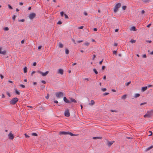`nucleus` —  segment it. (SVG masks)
Segmentation results:
<instances>
[{
    "mask_svg": "<svg viewBox=\"0 0 153 153\" xmlns=\"http://www.w3.org/2000/svg\"><path fill=\"white\" fill-rule=\"evenodd\" d=\"M25 42V40H22L21 41V43L22 44H23Z\"/></svg>",
    "mask_w": 153,
    "mask_h": 153,
    "instance_id": "obj_64",
    "label": "nucleus"
},
{
    "mask_svg": "<svg viewBox=\"0 0 153 153\" xmlns=\"http://www.w3.org/2000/svg\"><path fill=\"white\" fill-rule=\"evenodd\" d=\"M24 135H25V137H26V138H28V137H30V136H28V135H27L26 134V133H25V134Z\"/></svg>",
    "mask_w": 153,
    "mask_h": 153,
    "instance_id": "obj_46",
    "label": "nucleus"
},
{
    "mask_svg": "<svg viewBox=\"0 0 153 153\" xmlns=\"http://www.w3.org/2000/svg\"><path fill=\"white\" fill-rule=\"evenodd\" d=\"M25 21V20L24 19H20V20H19V22H24V21Z\"/></svg>",
    "mask_w": 153,
    "mask_h": 153,
    "instance_id": "obj_41",
    "label": "nucleus"
},
{
    "mask_svg": "<svg viewBox=\"0 0 153 153\" xmlns=\"http://www.w3.org/2000/svg\"><path fill=\"white\" fill-rule=\"evenodd\" d=\"M31 134L32 136H38L37 134L35 133H32Z\"/></svg>",
    "mask_w": 153,
    "mask_h": 153,
    "instance_id": "obj_30",
    "label": "nucleus"
},
{
    "mask_svg": "<svg viewBox=\"0 0 153 153\" xmlns=\"http://www.w3.org/2000/svg\"><path fill=\"white\" fill-rule=\"evenodd\" d=\"M8 8L10 9H13V8L11 6H10V5L9 4H8Z\"/></svg>",
    "mask_w": 153,
    "mask_h": 153,
    "instance_id": "obj_35",
    "label": "nucleus"
},
{
    "mask_svg": "<svg viewBox=\"0 0 153 153\" xmlns=\"http://www.w3.org/2000/svg\"><path fill=\"white\" fill-rule=\"evenodd\" d=\"M20 86L23 88H25V85L22 84H21Z\"/></svg>",
    "mask_w": 153,
    "mask_h": 153,
    "instance_id": "obj_48",
    "label": "nucleus"
},
{
    "mask_svg": "<svg viewBox=\"0 0 153 153\" xmlns=\"http://www.w3.org/2000/svg\"><path fill=\"white\" fill-rule=\"evenodd\" d=\"M8 137L11 140H13L14 138V136L11 132L8 134Z\"/></svg>",
    "mask_w": 153,
    "mask_h": 153,
    "instance_id": "obj_11",
    "label": "nucleus"
},
{
    "mask_svg": "<svg viewBox=\"0 0 153 153\" xmlns=\"http://www.w3.org/2000/svg\"><path fill=\"white\" fill-rule=\"evenodd\" d=\"M126 8V6H123L122 7L123 10H125Z\"/></svg>",
    "mask_w": 153,
    "mask_h": 153,
    "instance_id": "obj_34",
    "label": "nucleus"
},
{
    "mask_svg": "<svg viewBox=\"0 0 153 153\" xmlns=\"http://www.w3.org/2000/svg\"><path fill=\"white\" fill-rule=\"evenodd\" d=\"M60 13V15L62 17L65 14H64V12L63 11L61 12Z\"/></svg>",
    "mask_w": 153,
    "mask_h": 153,
    "instance_id": "obj_32",
    "label": "nucleus"
},
{
    "mask_svg": "<svg viewBox=\"0 0 153 153\" xmlns=\"http://www.w3.org/2000/svg\"><path fill=\"white\" fill-rule=\"evenodd\" d=\"M35 72H36L35 71H33L31 74V76H33V74H34L35 73Z\"/></svg>",
    "mask_w": 153,
    "mask_h": 153,
    "instance_id": "obj_42",
    "label": "nucleus"
},
{
    "mask_svg": "<svg viewBox=\"0 0 153 153\" xmlns=\"http://www.w3.org/2000/svg\"><path fill=\"white\" fill-rule=\"evenodd\" d=\"M64 71L62 69H59L57 72V73L60 74L61 75H62L63 74Z\"/></svg>",
    "mask_w": 153,
    "mask_h": 153,
    "instance_id": "obj_10",
    "label": "nucleus"
},
{
    "mask_svg": "<svg viewBox=\"0 0 153 153\" xmlns=\"http://www.w3.org/2000/svg\"><path fill=\"white\" fill-rule=\"evenodd\" d=\"M121 4L120 3H118L116 4L114 7V12L115 13L117 12L118 9L121 7Z\"/></svg>",
    "mask_w": 153,
    "mask_h": 153,
    "instance_id": "obj_2",
    "label": "nucleus"
},
{
    "mask_svg": "<svg viewBox=\"0 0 153 153\" xmlns=\"http://www.w3.org/2000/svg\"><path fill=\"white\" fill-rule=\"evenodd\" d=\"M147 57L146 55L145 54H143L142 55V57L146 58Z\"/></svg>",
    "mask_w": 153,
    "mask_h": 153,
    "instance_id": "obj_51",
    "label": "nucleus"
},
{
    "mask_svg": "<svg viewBox=\"0 0 153 153\" xmlns=\"http://www.w3.org/2000/svg\"><path fill=\"white\" fill-rule=\"evenodd\" d=\"M27 67H25L24 68V73H26L27 72Z\"/></svg>",
    "mask_w": 153,
    "mask_h": 153,
    "instance_id": "obj_22",
    "label": "nucleus"
},
{
    "mask_svg": "<svg viewBox=\"0 0 153 153\" xmlns=\"http://www.w3.org/2000/svg\"><path fill=\"white\" fill-rule=\"evenodd\" d=\"M68 132L66 131H61L59 132V134H68Z\"/></svg>",
    "mask_w": 153,
    "mask_h": 153,
    "instance_id": "obj_15",
    "label": "nucleus"
},
{
    "mask_svg": "<svg viewBox=\"0 0 153 153\" xmlns=\"http://www.w3.org/2000/svg\"><path fill=\"white\" fill-rule=\"evenodd\" d=\"M137 29L136 28V27L135 26H133L131 27V30L134 31H136L137 30Z\"/></svg>",
    "mask_w": 153,
    "mask_h": 153,
    "instance_id": "obj_17",
    "label": "nucleus"
},
{
    "mask_svg": "<svg viewBox=\"0 0 153 153\" xmlns=\"http://www.w3.org/2000/svg\"><path fill=\"white\" fill-rule=\"evenodd\" d=\"M19 100V99L16 98H12L11 100L10 101V104L12 105L15 104Z\"/></svg>",
    "mask_w": 153,
    "mask_h": 153,
    "instance_id": "obj_1",
    "label": "nucleus"
},
{
    "mask_svg": "<svg viewBox=\"0 0 153 153\" xmlns=\"http://www.w3.org/2000/svg\"><path fill=\"white\" fill-rule=\"evenodd\" d=\"M151 24H149L147 26V27H150V26H151Z\"/></svg>",
    "mask_w": 153,
    "mask_h": 153,
    "instance_id": "obj_63",
    "label": "nucleus"
},
{
    "mask_svg": "<svg viewBox=\"0 0 153 153\" xmlns=\"http://www.w3.org/2000/svg\"><path fill=\"white\" fill-rule=\"evenodd\" d=\"M95 103V102L93 100H92L91 101V103H89V104H91V105H94Z\"/></svg>",
    "mask_w": 153,
    "mask_h": 153,
    "instance_id": "obj_20",
    "label": "nucleus"
},
{
    "mask_svg": "<svg viewBox=\"0 0 153 153\" xmlns=\"http://www.w3.org/2000/svg\"><path fill=\"white\" fill-rule=\"evenodd\" d=\"M127 95L126 94L124 95L121 97V98L123 99H124L126 97Z\"/></svg>",
    "mask_w": 153,
    "mask_h": 153,
    "instance_id": "obj_25",
    "label": "nucleus"
},
{
    "mask_svg": "<svg viewBox=\"0 0 153 153\" xmlns=\"http://www.w3.org/2000/svg\"><path fill=\"white\" fill-rule=\"evenodd\" d=\"M16 18V16L15 15H14L12 17V19L14 20H15V19Z\"/></svg>",
    "mask_w": 153,
    "mask_h": 153,
    "instance_id": "obj_43",
    "label": "nucleus"
},
{
    "mask_svg": "<svg viewBox=\"0 0 153 153\" xmlns=\"http://www.w3.org/2000/svg\"><path fill=\"white\" fill-rule=\"evenodd\" d=\"M59 46L60 48H62L63 47V45L61 43H60L59 44Z\"/></svg>",
    "mask_w": 153,
    "mask_h": 153,
    "instance_id": "obj_26",
    "label": "nucleus"
},
{
    "mask_svg": "<svg viewBox=\"0 0 153 153\" xmlns=\"http://www.w3.org/2000/svg\"><path fill=\"white\" fill-rule=\"evenodd\" d=\"M109 94V93L105 92V93H103V95H104V96H105V95H108Z\"/></svg>",
    "mask_w": 153,
    "mask_h": 153,
    "instance_id": "obj_49",
    "label": "nucleus"
},
{
    "mask_svg": "<svg viewBox=\"0 0 153 153\" xmlns=\"http://www.w3.org/2000/svg\"><path fill=\"white\" fill-rule=\"evenodd\" d=\"M147 89V86L143 87L141 89V91L144 92V91H146Z\"/></svg>",
    "mask_w": 153,
    "mask_h": 153,
    "instance_id": "obj_13",
    "label": "nucleus"
},
{
    "mask_svg": "<svg viewBox=\"0 0 153 153\" xmlns=\"http://www.w3.org/2000/svg\"><path fill=\"white\" fill-rule=\"evenodd\" d=\"M65 52L66 54H68L69 53V51L68 49L66 48L65 49Z\"/></svg>",
    "mask_w": 153,
    "mask_h": 153,
    "instance_id": "obj_23",
    "label": "nucleus"
},
{
    "mask_svg": "<svg viewBox=\"0 0 153 153\" xmlns=\"http://www.w3.org/2000/svg\"><path fill=\"white\" fill-rule=\"evenodd\" d=\"M96 57V55H93V57L92 59V60H94V58Z\"/></svg>",
    "mask_w": 153,
    "mask_h": 153,
    "instance_id": "obj_55",
    "label": "nucleus"
},
{
    "mask_svg": "<svg viewBox=\"0 0 153 153\" xmlns=\"http://www.w3.org/2000/svg\"><path fill=\"white\" fill-rule=\"evenodd\" d=\"M83 28V26H80V27H79L78 28L79 29H82Z\"/></svg>",
    "mask_w": 153,
    "mask_h": 153,
    "instance_id": "obj_62",
    "label": "nucleus"
},
{
    "mask_svg": "<svg viewBox=\"0 0 153 153\" xmlns=\"http://www.w3.org/2000/svg\"><path fill=\"white\" fill-rule=\"evenodd\" d=\"M62 23V22L61 21H59L57 23V24L58 25H61Z\"/></svg>",
    "mask_w": 153,
    "mask_h": 153,
    "instance_id": "obj_38",
    "label": "nucleus"
},
{
    "mask_svg": "<svg viewBox=\"0 0 153 153\" xmlns=\"http://www.w3.org/2000/svg\"><path fill=\"white\" fill-rule=\"evenodd\" d=\"M107 142V145L108 146L110 147L113 144L114 141H108Z\"/></svg>",
    "mask_w": 153,
    "mask_h": 153,
    "instance_id": "obj_9",
    "label": "nucleus"
},
{
    "mask_svg": "<svg viewBox=\"0 0 153 153\" xmlns=\"http://www.w3.org/2000/svg\"><path fill=\"white\" fill-rule=\"evenodd\" d=\"M101 90L102 91L104 92L106 90V89L105 88H102Z\"/></svg>",
    "mask_w": 153,
    "mask_h": 153,
    "instance_id": "obj_39",
    "label": "nucleus"
},
{
    "mask_svg": "<svg viewBox=\"0 0 153 153\" xmlns=\"http://www.w3.org/2000/svg\"><path fill=\"white\" fill-rule=\"evenodd\" d=\"M64 16H65V19H68L69 18V17H68V16L66 14H64Z\"/></svg>",
    "mask_w": 153,
    "mask_h": 153,
    "instance_id": "obj_36",
    "label": "nucleus"
},
{
    "mask_svg": "<svg viewBox=\"0 0 153 153\" xmlns=\"http://www.w3.org/2000/svg\"><path fill=\"white\" fill-rule=\"evenodd\" d=\"M0 76L1 77V79L4 78V76L1 74H0Z\"/></svg>",
    "mask_w": 153,
    "mask_h": 153,
    "instance_id": "obj_58",
    "label": "nucleus"
},
{
    "mask_svg": "<svg viewBox=\"0 0 153 153\" xmlns=\"http://www.w3.org/2000/svg\"><path fill=\"white\" fill-rule=\"evenodd\" d=\"M103 59H102V60H101V61H100L99 62V64H100V65H101V64H102V62H103Z\"/></svg>",
    "mask_w": 153,
    "mask_h": 153,
    "instance_id": "obj_45",
    "label": "nucleus"
},
{
    "mask_svg": "<svg viewBox=\"0 0 153 153\" xmlns=\"http://www.w3.org/2000/svg\"><path fill=\"white\" fill-rule=\"evenodd\" d=\"M93 71L95 73V74H98V72L97 71L96 69H95V68L93 69Z\"/></svg>",
    "mask_w": 153,
    "mask_h": 153,
    "instance_id": "obj_24",
    "label": "nucleus"
},
{
    "mask_svg": "<svg viewBox=\"0 0 153 153\" xmlns=\"http://www.w3.org/2000/svg\"><path fill=\"white\" fill-rule=\"evenodd\" d=\"M105 66H103L102 67V70H104L105 69Z\"/></svg>",
    "mask_w": 153,
    "mask_h": 153,
    "instance_id": "obj_54",
    "label": "nucleus"
},
{
    "mask_svg": "<svg viewBox=\"0 0 153 153\" xmlns=\"http://www.w3.org/2000/svg\"><path fill=\"white\" fill-rule=\"evenodd\" d=\"M55 95L57 98H60L63 96V93L62 92H57L55 93Z\"/></svg>",
    "mask_w": 153,
    "mask_h": 153,
    "instance_id": "obj_4",
    "label": "nucleus"
},
{
    "mask_svg": "<svg viewBox=\"0 0 153 153\" xmlns=\"http://www.w3.org/2000/svg\"><path fill=\"white\" fill-rule=\"evenodd\" d=\"M38 72L41 74L43 76H45L49 73V71H46L45 73H43L41 71H38Z\"/></svg>",
    "mask_w": 153,
    "mask_h": 153,
    "instance_id": "obj_7",
    "label": "nucleus"
},
{
    "mask_svg": "<svg viewBox=\"0 0 153 153\" xmlns=\"http://www.w3.org/2000/svg\"><path fill=\"white\" fill-rule=\"evenodd\" d=\"M65 116L66 117H68L70 116V114L69 110L68 109L66 110L64 113Z\"/></svg>",
    "mask_w": 153,
    "mask_h": 153,
    "instance_id": "obj_6",
    "label": "nucleus"
},
{
    "mask_svg": "<svg viewBox=\"0 0 153 153\" xmlns=\"http://www.w3.org/2000/svg\"><path fill=\"white\" fill-rule=\"evenodd\" d=\"M63 100L65 102L67 103H70V100H68L66 97H64L63 98Z\"/></svg>",
    "mask_w": 153,
    "mask_h": 153,
    "instance_id": "obj_12",
    "label": "nucleus"
},
{
    "mask_svg": "<svg viewBox=\"0 0 153 153\" xmlns=\"http://www.w3.org/2000/svg\"><path fill=\"white\" fill-rule=\"evenodd\" d=\"M36 16V14L34 13H31L29 16V18L31 19H33Z\"/></svg>",
    "mask_w": 153,
    "mask_h": 153,
    "instance_id": "obj_5",
    "label": "nucleus"
},
{
    "mask_svg": "<svg viewBox=\"0 0 153 153\" xmlns=\"http://www.w3.org/2000/svg\"><path fill=\"white\" fill-rule=\"evenodd\" d=\"M4 30L7 31L9 30V28L7 27H6L4 28Z\"/></svg>",
    "mask_w": 153,
    "mask_h": 153,
    "instance_id": "obj_31",
    "label": "nucleus"
},
{
    "mask_svg": "<svg viewBox=\"0 0 153 153\" xmlns=\"http://www.w3.org/2000/svg\"><path fill=\"white\" fill-rule=\"evenodd\" d=\"M142 1L145 3H147L149 1V0H143Z\"/></svg>",
    "mask_w": 153,
    "mask_h": 153,
    "instance_id": "obj_29",
    "label": "nucleus"
},
{
    "mask_svg": "<svg viewBox=\"0 0 153 153\" xmlns=\"http://www.w3.org/2000/svg\"><path fill=\"white\" fill-rule=\"evenodd\" d=\"M146 42H149L150 43H151L152 42L151 40H146Z\"/></svg>",
    "mask_w": 153,
    "mask_h": 153,
    "instance_id": "obj_61",
    "label": "nucleus"
},
{
    "mask_svg": "<svg viewBox=\"0 0 153 153\" xmlns=\"http://www.w3.org/2000/svg\"><path fill=\"white\" fill-rule=\"evenodd\" d=\"M113 53L114 54H115L116 55L117 54V52L116 51H113Z\"/></svg>",
    "mask_w": 153,
    "mask_h": 153,
    "instance_id": "obj_50",
    "label": "nucleus"
},
{
    "mask_svg": "<svg viewBox=\"0 0 153 153\" xmlns=\"http://www.w3.org/2000/svg\"><path fill=\"white\" fill-rule=\"evenodd\" d=\"M146 104V102H144L141 103L140 104V105H142Z\"/></svg>",
    "mask_w": 153,
    "mask_h": 153,
    "instance_id": "obj_56",
    "label": "nucleus"
},
{
    "mask_svg": "<svg viewBox=\"0 0 153 153\" xmlns=\"http://www.w3.org/2000/svg\"><path fill=\"white\" fill-rule=\"evenodd\" d=\"M84 45L87 46H88L89 45V43L88 42L85 43Z\"/></svg>",
    "mask_w": 153,
    "mask_h": 153,
    "instance_id": "obj_40",
    "label": "nucleus"
},
{
    "mask_svg": "<svg viewBox=\"0 0 153 153\" xmlns=\"http://www.w3.org/2000/svg\"><path fill=\"white\" fill-rule=\"evenodd\" d=\"M1 48H0V53L3 55H5L6 53V51H1Z\"/></svg>",
    "mask_w": 153,
    "mask_h": 153,
    "instance_id": "obj_16",
    "label": "nucleus"
},
{
    "mask_svg": "<svg viewBox=\"0 0 153 153\" xmlns=\"http://www.w3.org/2000/svg\"><path fill=\"white\" fill-rule=\"evenodd\" d=\"M140 96V94H135L134 97L137 98L138 97Z\"/></svg>",
    "mask_w": 153,
    "mask_h": 153,
    "instance_id": "obj_27",
    "label": "nucleus"
},
{
    "mask_svg": "<svg viewBox=\"0 0 153 153\" xmlns=\"http://www.w3.org/2000/svg\"><path fill=\"white\" fill-rule=\"evenodd\" d=\"M149 132L150 133V134L149 135V136H151L152 135V132L151 131H149Z\"/></svg>",
    "mask_w": 153,
    "mask_h": 153,
    "instance_id": "obj_53",
    "label": "nucleus"
},
{
    "mask_svg": "<svg viewBox=\"0 0 153 153\" xmlns=\"http://www.w3.org/2000/svg\"><path fill=\"white\" fill-rule=\"evenodd\" d=\"M36 65V62H34L33 64V66H35Z\"/></svg>",
    "mask_w": 153,
    "mask_h": 153,
    "instance_id": "obj_60",
    "label": "nucleus"
},
{
    "mask_svg": "<svg viewBox=\"0 0 153 153\" xmlns=\"http://www.w3.org/2000/svg\"><path fill=\"white\" fill-rule=\"evenodd\" d=\"M6 94L9 97H11V95L9 92H7Z\"/></svg>",
    "mask_w": 153,
    "mask_h": 153,
    "instance_id": "obj_37",
    "label": "nucleus"
},
{
    "mask_svg": "<svg viewBox=\"0 0 153 153\" xmlns=\"http://www.w3.org/2000/svg\"><path fill=\"white\" fill-rule=\"evenodd\" d=\"M70 103L71 102H76V101L73 98H71V100L70 101Z\"/></svg>",
    "mask_w": 153,
    "mask_h": 153,
    "instance_id": "obj_18",
    "label": "nucleus"
},
{
    "mask_svg": "<svg viewBox=\"0 0 153 153\" xmlns=\"http://www.w3.org/2000/svg\"><path fill=\"white\" fill-rule=\"evenodd\" d=\"M153 148V146H150V147L146 148V149L145 150V152H147L149 150H150L152 148Z\"/></svg>",
    "mask_w": 153,
    "mask_h": 153,
    "instance_id": "obj_14",
    "label": "nucleus"
},
{
    "mask_svg": "<svg viewBox=\"0 0 153 153\" xmlns=\"http://www.w3.org/2000/svg\"><path fill=\"white\" fill-rule=\"evenodd\" d=\"M15 93L18 95H19L20 94V93L16 89L15 90Z\"/></svg>",
    "mask_w": 153,
    "mask_h": 153,
    "instance_id": "obj_28",
    "label": "nucleus"
},
{
    "mask_svg": "<svg viewBox=\"0 0 153 153\" xmlns=\"http://www.w3.org/2000/svg\"><path fill=\"white\" fill-rule=\"evenodd\" d=\"M130 42L132 43H134L136 42V40L133 39H131Z\"/></svg>",
    "mask_w": 153,
    "mask_h": 153,
    "instance_id": "obj_33",
    "label": "nucleus"
},
{
    "mask_svg": "<svg viewBox=\"0 0 153 153\" xmlns=\"http://www.w3.org/2000/svg\"><path fill=\"white\" fill-rule=\"evenodd\" d=\"M41 88V89L43 90V89H44L45 88V86L44 85H41L40 86Z\"/></svg>",
    "mask_w": 153,
    "mask_h": 153,
    "instance_id": "obj_47",
    "label": "nucleus"
},
{
    "mask_svg": "<svg viewBox=\"0 0 153 153\" xmlns=\"http://www.w3.org/2000/svg\"><path fill=\"white\" fill-rule=\"evenodd\" d=\"M68 134H69L71 136H75L76 135L74 134H73L71 132H68Z\"/></svg>",
    "mask_w": 153,
    "mask_h": 153,
    "instance_id": "obj_21",
    "label": "nucleus"
},
{
    "mask_svg": "<svg viewBox=\"0 0 153 153\" xmlns=\"http://www.w3.org/2000/svg\"><path fill=\"white\" fill-rule=\"evenodd\" d=\"M49 94H47V96L45 97V98L47 99H48L49 97Z\"/></svg>",
    "mask_w": 153,
    "mask_h": 153,
    "instance_id": "obj_52",
    "label": "nucleus"
},
{
    "mask_svg": "<svg viewBox=\"0 0 153 153\" xmlns=\"http://www.w3.org/2000/svg\"><path fill=\"white\" fill-rule=\"evenodd\" d=\"M83 42V40H80V41H77V43H79L81 42Z\"/></svg>",
    "mask_w": 153,
    "mask_h": 153,
    "instance_id": "obj_59",
    "label": "nucleus"
},
{
    "mask_svg": "<svg viewBox=\"0 0 153 153\" xmlns=\"http://www.w3.org/2000/svg\"><path fill=\"white\" fill-rule=\"evenodd\" d=\"M39 111L41 112H43L45 110V108L43 107L42 105H39Z\"/></svg>",
    "mask_w": 153,
    "mask_h": 153,
    "instance_id": "obj_8",
    "label": "nucleus"
},
{
    "mask_svg": "<svg viewBox=\"0 0 153 153\" xmlns=\"http://www.w3.org/2000/svg\"><path fill=\"white\" fill-rule=\"evenodd\" d=\"M131 83V82H129L126 83V86H128Z\"/></svg>",
    "mask_w": 153,
    "mask_h": 153,
    "instance_id": "obj_44",
    "label": "nucleus"
},
{
    "mask_svg": "<svg viewBox=\"0 0 153 153\" xmlns=\"http://www.w3.org/2000/svg\"><path fill=\"white\" fill-rule=\"evenodd\" d=\"M41 82L44 84H45L46 83V82L44 80H42L41 81Z\"/></svg>",
    "mask_w": 153,
    "mask_h": 153,
    "instance_id": "obj_57",
    "label": "nucleus"
},
{
    "mask_svg": "<svg viewBox=\"0 0 153 153\" xmlns=\"http://www.w3.org/2000/svg\"><path fill=\"white\" fill-rule=\"evenodd\" d=\"M152 111H148L147 113L144 116L145 117L149 118L152 117Z\"/></svg>",
    "mask_w": 153,
    "mask_h": 153,
    "instance_id": "obj_3",
    "label": "nucleus"
},
{
    "mask_svg": "<svg viewBox=\"0 0 153 153\" xmlns=\"http://www.w3.org/2000/svg\"><path fill=\"white\" fill-rule=\"evenodd\" d=\"M102 138V137H93V139H101Z\"/></svg>",
    "mask_w": 153,
    "mask_h": 153,
    "instance_id": "obj_19",
    "label": "nucleus"
}]
</instances>
